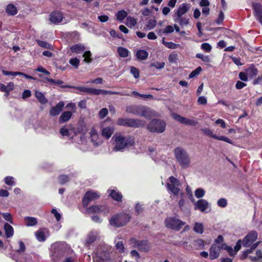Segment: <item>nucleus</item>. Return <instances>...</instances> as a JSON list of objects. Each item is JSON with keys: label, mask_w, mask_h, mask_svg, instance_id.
Here are the masks:
<instances>
[{"label": "nucleus", "mask_w": 262, "mask_h": 262, "mask_svg": "<svg viewBox=\"0 0 262 262\" xmlns=\"http://www.w3.org/2000/svg\"><path fill=\"white\" fill-rule=\"evenodd\" d=\"M114 140L113 151H123L125 148L132 146L135 144V140L133 137L123 136L121 134L115 135L113 136Z\"/></svg>", "instance_id": "1"}, {"label": "nucleus", "mask_w": 262, "mask_h": 262, "mask_svg": "<svg viewBox=\"0 0 262 262\" xmlns=\"http://www.w3.org/2000/svg\"><path fill=\"white\" fill-rule=\"evenodd\" d=\"M176 158L183 168H187L190 166V158L186 151L181 147H177L174 150Z\"/></svg>", "instance_id": "2"}, {"label": "nucleus", "mask_w": 262, "mask_h": 262, "mask_svg": "<svg viewBox=\"0 0 262 262\" xmlns=\"http://www.w3.org/2000/svg\"><path fill=\"white\" fill-rule=\"evenodd\" d=\"M130 214L120 213L113 215L109 220L110 225L115 228H119L126 225L130 220Z\"/></svg>", "instance_id": "3"}, {"label": "nucleus", "mask_w": 262, "mask_h": 262, "mask_svg": "<svg viewBox=\"0 0 262 262\" xmlns=\"http://www.w3.org/2000/svg\"><path fill=\"white\" fill-rule=\"evenodd\" d=\"M126 112L134 115L150 118L152 115L151 110L143 105H130L126 107Z\"/></svg>", "instance_id": "4"}, {"label": "nucleus", "mask_w": 262, "mask_h": 262, "mask_svg": "<svg viewBox=\"0 0 262 262\" xmlns=\"http://www.w3.org/2000/svg\"><path fill=\"white\" fill-rule=\"evenodd\" d=\"M181 183L180 181L173 176L168 178L166 181V189L169 193L174 195H178L181 192L180 187Z\"/></svg>", "instance_id": "5"}, {"label": "nucleus", "mask_w": 262, "mask_h": 262, "mask_svg": "<svg viewBox=\"0 0 262 262\" xmlns=\"http://www.w3.org/2000/svg\"><path fill=\"white\" fill-rule=\"evenodd\" d=\"M117 124L119 125L127 126L132 127H138L144 126L145 122L141 119L119 118Z\"/></svg>", "instance_id": "6"}, {"label": "nucleus", "mask_w": 262, "mask_h": 262, "mask_svg": "<svg viewBox=\"0 0 262 262\" xmlns=\"http://www.w3.org/2000/svg\"><path fill=\"white\" fill-rule=\"evenodd\" d=\"M166 127L165 122L162 120H152L147 126L148 129L152 132L163 133Z\"/></svg>", "instance_id": "7"}, {"label": "nucleus", "mask_w": 262, "mask_h": 262, "mask_svg": "<svg viewBox=\"0 0 262 262\" xmlns=\"http://www.w3.org/2000/svg\"><path fill=\"white\" fill-rule=\"evenodd\" d=\"M165 223L167 228L177 231L180 230L185 224V222L176 217L168 218L165 220Z\"/></svg>", "instance_id": "8"}, {"label": "nucleus", "mask_w": 262, "mask_h": 262, "mask_svg": "<svg viewBox=\"0 0 262 262\" xmlns=\"http://www.w3.org/2000/svg\"><path fill=\"white\" fill-rule=\"evenodd\" d=\"M258 234L255 231H251L242 240V245L245 247L252 246L257 238Z\"/></svg>", "instance_id": "9"}, {"label": "nucleus", "mask_w": 262, "mask_h": 262, "mask_svg": "<svg viewBox=\"0 0 262 262\" xmlns=\"http://www.w3.org/2000/svg\"><path fill=\"white\" fill-rule=\"evenodd\" d=\"M194 209L200 210L202 212H209L211 210V207L207 201L204 199H200L194 203Z\"/></svg>", "instance_id": "10"}, {"label": "nucleus", "mask_w": 262, "mask_h": 262, "mask_svg": "<svg viewBox=\"0 0 262 262\" xmlns=\"http://www.w3.org/2000/svg\"><path fill=\"white\" fill-rule=\"evenodd\" d=\"M100 195L99 193L92 190L87 191L84 195L82 200L83 205L85 207L92 201L98 199Z\"/></svg>", "instance_id": "11"}, {"label": "nucleus", "mask_w": 262, "mask_h": 262, "mask_svg": "<svg viewBox=\"0 0 262 262\" xmlns=\"http://www.w3.org/2000/svg\"><path fill=\"white\" fill-rule=\"evenodd\" d=\"M242 244V241L239 239L236 242L235 246L234 247V248H232V247L228 246L227 244H223L222 248H223L224 250H226L230 256H234L235 255H236L237 252L241 249Z\"/></svg>", "instance_id": "12"}, {"label": "nucleus", "mask_w": 262, "mask_h": 262, "mask_svg": "<svg viewBox=\"0 0 262 262\" xmlns=\"http://www.w3.org/2000/svg\"><path fill=\"white\" fill-rule=\"evenodd\" d=\"M202 131L207 136L211 137L214 139H216L220 141H223L227 143L232 144L233 142L228 138L224 136H217L213 133V132L209 128H203L202 129Z\"/></svg>", "instance_id": "13"}, {"label": "nucleus", "mask_w": 262, "mask_h": 262, "mask_svg": "<svg viewBox=\"0 0 262 262\" xmlns=\"http://www.w3.org/2000/svg\"><path fill=\"white\" fill-rule=\"evenodd\" d=\"M223 244L220 245L212 244L209 249V259L213 260L218 258L220 256V250L223 249L222 248Z\"/></svg>", "instance_id": "14"}, {"label": "nucleus", "mask_w": 262, "mask_h": 262, "mask_svg": "<svg viewBox=\"0 0 262 262\" xmlns=\"http://www.w3.org/2000/svg\"><path fill=\"white\" fill-rule=\"evenodd\" d=\"M190 8V4L183 3L179 6L175 10V15L174 17L183 16Z\"/></svg>", "instance_id": "15"}, {"label": "nucleus", "mask_w": 262, "mask_h": 262, "mask_svg": "<svg viewBox=\"0 0 262 262\" xmlns=\"http://www.w3.org/2000/svg\"><path fill=\"white\" fill-rule=\"evenodd\" d=\"M89 213H100L104 212L107 213L108 212V208L105 205H93L87 209Z\"/></svg>", "instance_id": "16"}, {"label": "nucleus", "mask_w": 262, "mask_h": 262, "mask_svg": "<svg viewBox=\"0 0 262 262\" xmlns=\"http://www.w3.org/2000/svg\"><path fill=\"white\" fill-rule=\"evenodd\" d=\"M91 141L95 146L102 144V140L99 138L98 132L94 128H92L90 132Z\"/></svg>", "instance_id": "17"}, {"label": "nucleus", "mask_w": 262, "mask_h": 262, "mask_svg": "<svg viewBox=\"0 0 262 262\" xmlns=\"http://www.w3.org/2000/svg\"><path fill=\"white\" fill-rule=\"evenodd\" d=\"M63 19V14L60 11H54L50 15L49 20L53 24H58Z\"/></svg>", "instance_id": "18"}, {"label": "nucleus", "mask_w": 262, "mask_h": 262, "mask_svg": "<svg viewBox=\"0 0 262 262\" xmlns=\"http://www.w3.org/2000/svg\"><path fill=\"white\" fill-rule=\"evenodd\" d=\"M102 136L106 139L111 138L114 132V127L113 126H104L103 125L101 127Z\"/></svg>", "instance_id": "19"}, {"label": "nucleus", "mask_w": 262, "mask_h": 262, "mask_svg": "<svg viewBox=\"0 0 262 262\" xmlns=\"http://www.w3.org/2000/svg\"><path fill=\"white\" fill-rule=\"evenodd\" d=\"M37 239L39 242H43L49 235L48 230L46 228H41L35 233Z\"/></svg>", "instance_id": "20"}, {"label": "nucleus", "mask_w": 262, "mask_h": 262, "mask_svg": "<svg viewBox=\"0 0 262 262\" xmlns=\"http://www.w3.org/2000/svg\"><path fill=\"white\" fill-rule=\"evenodd\" d=\"M64 105V102L63 101H60L56 106L52 107L50 111V115L55 116L59 115L62 110Z\"/></svg>", "instance_id": "21"}, {"label": "nucleus", "mask_w": 262, "mask_h": 262, "mask_svg": "<svg viewBox=\"0 0 262 262\" xmlns=\"http://www.w3.org/2000/svg\"><path fill=\"white\" fill-rule=\"evenodd\" d=\"M253 8L254 10L255 15L256 18L262 24V7L260 4L256 3L253 4Z\"/></svg>", "instance_id": "22"}, {"label": "nucleus", "mask_w": 262, "mask_h": 262, "mask_svg": "<svg viewBox=\"0 0 262 262\" xmlns=\"http://www.w3.org/2000/svg\"><path fill=\"white\" fill-rule=\"evenodd\" d=\"M132 243H135V246L138 247L142 251H147L149 250V246L146 241H137L134 239L131 240Z\"/></svg>", "instance_id": "23"}, {"label": "nucleus", "mask_w": 262, "mask_h": 262, "mask_svg": "<svg viewBox=\"0 0 262 262\" xmlns=\"http://www.w3.org/2000/svg\"><path fill=\"white\" fill-rule=\"evenodd\" d=\"M14 83L12 82H8L6 85L0 83V91L6 93V96L9 95V93L14 90Z\"/></svg>", "instance_id": "24"}, {"label": "nucleus", "mask_w": 262, "mask_h": 262, "mask_svg": "<svg viewBox=\"0 0 262 262\" xmlns=\"http://www.w3.org/2000/svg\"><path fill=\"white\" fill-rule=\"evenodd\" d=\"M100 94L102 95H129V94H127L125 92H113L110 91H106L104 90H100V89H96L95 95H98Z\"/></svg>", "instance_id": "25"}, {"label": "nucleus", "mask_w": 262, "mask_h": 262, "mask_svg": "<svg viewBox=\"0 0 262 262\" xmlns=\"http://www.w3.org/2000/svg\"><path fill=\"white\" fill-rule=\"evenodd\" d=\"M98 232L96 231H92L88 234L85 241V246L88 247L89 245L94 242L96 239Z\"/></svg>", "instance_id": "26"}, {"label": "nucleus", "mask_w": 262, "mask_h": 262, "mask_svg": "<svg viewBox=\"0 0 262 262\" xmlns=\"http://www.w3.org/2000/svg\"><path fill=\"white\" fill-rule=\"evenodd\" d=\"M74 88L77 90L79 92L84 93L87 94L95 95L96 89L85 86H76L74 87Z\"/></svg>", "instance_id": "27"}, {"label": "nucleus", "mask_w": 262, "mask_h": 262, "mask_svg": "<svg viewBox=\"0 0 262 262\" xmlns=\"http://www.w3.org/2000/svg\"><path fill=\"white\" fill-rule=\"evenodd\" d=\"M110 196L117 201H121L122 199L121 194L116 189H109L108 190Z\"/></svg>", "instance_id": "28"}, {"label": "nucleus", "mask_w": 262, "mask_h": 262, "mask_svg": "<svg viewBox=\"0 0 262 262\" xmlns=\"http://www.w3.org/2000/svg\"><path fill=\"white\" fill-rule=\"evenodd\" d=\"M174 21L177 22L181 26H187L189 24V19L186 16H180L174 17Z\"/></svg>", "instance_id": "29"}, {"label": "nucleus", "mask_w": 262, "mask_h": 262, "mask_svg": "<svg viewBox=\"0 0 262 262\" xmlns=\"http://www.w3.org/2000/svg\"><path fill=\"white\" fill-rule=\"evenodd\" d=\"M72 113L69 111L63 112L59 118V122L63 123L69 121L72 117Z\"/></svg>", "instance_id": "30"}, {"label": "nucleus", "mask_w": 262, "mask_h": 262, "mask_svg": "<svg viewBox=\"0 0 262 262\" xmlns=\"http://www.w3.org/2000/svg\"><path fill=\"white\" fill-rule=\"evenodd\" d=\"M4 230L6 236L7 238H10L13 235L14 230L12 226L8 223L4 225Z\"/></svg>", "instance_id": "31"}, {"label": "nucleus", "mask_w": 262, "mask_h": 262, "mask_svg": "<svg viewBox=\"0 0 262 262\" xmlns=\"http://www.w3.org/2000/svg\"><path fill=\"white\" fill-rule=\"evenodd\" d=\"M136 56L139 60H145L148 56V52L144 50H139L137 51Z\"/></svg>", "instance_id": "32"}, {"label": "nucleus", "mask_w": 262, "mask_h": 262, "mask_svg": "<svg viewBox=\"0 0 262 262\" xmlns=\"http://www.w3.org/2000/svg\"><path fill=\"white\" fill-rule=\"evenodd\" d=\"M180 194L181 198L178 203L179 206L182 211H184L187 209L186 200L184 199V194L183 192H181Z\"/></svg>", "instance_id": "33"}, {"label": "nucleus", "mask_w": 262, "mask_h": 262, "mask_svg": "<svg viewBox=\"0 0 262 262\" xmlns=\"http://www.w3.org/2000/svg\"><path fill=\"white\" fill-rule=\"evenodd\" d=\"M84 49V46L80 44L75 45L71 47L72 52L76 54H79L83 52Z\"/></svg>", "instance_id": "34"}, {"label": "nucleus", "mask_w": 262, "mask_h": 262, "mask_svg": "<svg viewBox=\"0 0 262 262\" xmlns=\"http://www.w3.org/2000/svg\"><path fill=\"white\" fill-rule=\"evenodd\" d=\"M35 96L38 100V101L41 104H46L48 101L47 99L45 98L43 94H42L39 91H36L35 92Z\"/></svg>", "instance_id": "35"}, {"label": "nucleus", "mask_w": 262, "mask_h": 262, "mask_svg": "<svg viewBox=\"0 0 262 262\" xmlns=\"http://www.w3.org/2000/svg\"><path fill=\"white\" fill-rule=\"evenodd\" d=\"M25 224L27 226H33L37 224L36 218L33 217H26L25 218Z\"/></svg>", "instance_id": "36"}, {"label": "nucleus", "mask_w": 262, "mask_h": 262, "mask_svg": "<svg viewBox=\"0 0 262 262\" xmlns=\"http://www.w3.org/2000/svg\"><path fill=\"white\" fill-rule=\"evenodd\" d=\"M162 43L167 48L171 49H175L180 47L179 44H176L172 42L165 41V38L162 40Z\"/></svg>", "instance_id": "37"}, {"label": "nucleus", "mask_w": 262, "mask_h": 262, "mask_svg": "<svg viewBox=\"0 0 262 262\" xmlns=\"http://www.w3.org/2000/svg\"><path fill=\"white\" fill-rule=\"evenodd\" d=\"M193 230L195 232L199 234H202L204 232V226L200 223H195L194 225Z\"/></svg>", "instance_id": "38"}, {"label": "nucleus", "mask_w": 262, "mask_h": 262, "mask_svg": "<svg viewBox=\"0 0 262 262\" xmlns=\"http://www.w3.org/2000/svg\"><path fill=\"white\" fill-rule=\"evenodd\" d=\"M6 12L9 15H14L17 13V10L14 5L9 4L7 6Z\"/></svg>", "instance_id": "39"}, {"label": "nucleus", "mask_w": 262, "mask_h": 262, "mask_svg": "<svg viewBox=\"0 0 262 262\" xmlns=\"http://www.w3.org/2000/svg\"><path fill=\"white\" fill-rule=\"evenodd\" d=\"M137 20L132 17L129 16L126 18V25L129 28L135 27L137 25Z\"/></svg>", "instance_id": "40"}, {"label": "nucleus", "mask_w": 262, "mask_h": 262, "mask_svg": "<svg viewBox=\"0 0 262 262\" xmlns=\"http://www.w3.org/2000/svg\"><path fill=\"white\" fill-rule=\"evenodd\" d=\"M246 71L248 77L250 78H253L254 77L256 76L258 73L257 70L253 67L248 69Z\"/></svg>", "instance_id": "41"}, {"label": "nucleus", "mask_w": 262, "mask_h": 262, "mask_svg": "<svg viewBox=\"0 0 262 262\" xmlns=\"http://www.w3.org/2000/svg\"><path fill=\"white\" fill-rule=\"evenodd\" d=\"M249 258L252 261H254V262L258 261L260 259L262 258V251L260 250H258L256 252V256H249Z\"/></svg>", "instance_id": "42"}, {"label": "nucleus", "mask_w": 262, "mask_h": 262, "mask_svg": "<svg viewBox=\"0 0 262 262\" xmlns=\"http://www.w3.org/2000/svg\"><path fill=\"white\" fill-rule=\"evenodd\" d=\"M117 51L120 56L122 57H126L128 55L129 52L128 50L123 47L118 48Z\"/></svg>", "instance_id": "43"}, {"label": "nucleus", "mask_w": 262, "mask_h": 262, "mask_svg": "<svg viewBox=\"0 0 262 262\" xmlns=\"http://www.w3.org/2000/svg\"><path fill=\"white\" fill-rule=\"evenodd\" d=\"M168 61L171 63H176L178 60V54L174 52L170 53L168 58Z\"/></svg>", "instance_id": "44"}, {"label": "nucleus", "mask_w": 262, "mask_h": 262, "mask_svg": "<svg viewBox=\"0 0 262 262\" xmlns=\"http://www.w3.org/2000/svg\"><path fill=\"white\" fill-rule=\"evenodd\" d=\"M127 15L125 10H120L116 14L117 19L119 21H122Z\"/></svg>", "instance_id": "45"}, {"label": "nucleus", "mask_w": 262, "mask_h": 262, "mask_svg": "<svg viewBox=\"0 0 262 262\" xmlns=\"http://www.w3.org/2000/svg\"><path fill=\"white\" fill-rule=\"evenodd\" d=\"M116 245V248L119 251V252L121 253L125 252V247L124 246L123 243L122 241L116 242L115 241Z\"/></svg>", "instance_id": "46"}, {"label": "nucleus", "mask_w": 262, "mask_h": 262, "mask_svg": "<svg viewBox=\"0 0 262 262\" xmlns=\"http://www.w3.org/2000/svg\"><path fill=\"white\" fill-rule=\"evenodd\" d=\"M91 56L92 54L90 51L85 52L82 55L84 58L83 61L88 63H90L92 60Z\"/></svg>", "instance_id": "47"}, {"label": "nucleus", "mask_w": 262, "mask_h": 262, "mask_svg": "<svg viewBox=\"0 0 262 262\" xmlns=\"http://www.w3.org/2000/svg\"><path fill=\"white\" fill-rule=\"evenodd\" d=\"M255 249H253V247L251 246V248L250 249H248L246 250L243 252L241 256V259H245L247 258L248 256V255L253 252V250Z\"/></svg>", "instance_id": "48"}, {"label": "nucleus", "mask_w": 262, "mask_h": 262, "mask_svg": "<svg viewBox=\"0 0 262 262\" xmlns=\"http://www.w3.org/2000/svg\"><path fill=\"white\" fill-rule=\"evenodd\" d=\"M6 184L9 186H14L15 185V179L12 177L7 176L4 179Z\"/></svg>", "instance_id": "49"}, {"label": "nucleus", "mask_w": 262, "mask_h": 262, "mask_svg": "<svg viewBox=\"0 0 262 262\" xmlns=\"http://www.w3.org/2000/svg\"><path fill=\"white\" fill-rule=\"evenodd\" d=\"M205 194V191L203 188H198L194 191L195 196L198 199L203 198Z\"/></svg>", "instance_id": "50"}, {"label": "nucleus", "mask_w": 262, "mask_h": 262, "mask_svg": "<svg viewBox=\"0 0 262 262\" xmlns=\"http://www.w3.org/2000/svg\"><path fill=\"white\" fill-rule=\"evenodd\" d=\"M156 20L151 19L148 20L146 26L148 30H152L156 26Z\"/></svg>", "instance_id": "51"}, {"label": "nucleus", "mask_w": 262, "mask_h": 262, "mask_svg": "<svg viewBox=\"0 0 262 262\" xmlns=\"http://www.w3.org/2000/svg\"><path fill=\"white\" fill-rule=\"evenodd\" d=\"M0 214L2 215L3 217L6 221L10 222L11 224H13V218L10 213H0Z\"/></svg>", "instance_id": "52"}, {"label": "nucleus", "mask_w": 262, "mask_h": 262, "mask_svg": "<svg viewBox=\"0 0 262 262\" xmlns=\"http://www.w3.org/2000/svg\"><path fill=\"white\" fill-rule=\"evenodd\" d=\"M2 74L4 75L9 76V75H12V76H17V75H20L23 74V73L19 72H9L5 70H3L2 71Z\"/></svg>", "instance_id": "53"}, {"label": "nucleus", "mask_w": 262, "mask_h": 262, "mask_svg": "<svg viewBox=\"0 0 262 262\" xmlns=\"http://www.w3.org/2000/svg\"><path fill=\"white\" fill-rule=\"evenodd\" d=\"M202 69L200 67H198L195 70L193 71L189 75V78H192L198 75L201 73Z\"/></svg>", "instance_id": "54"}, {"label": "nucleus", "mask_w": 262, "mask_h": 262, "mask_svg": "<svg viewBox=\"0 0 262 262\" xmlns=\"http://www.w3.org/2000/svg\"><path fill=\"white\" fill-rule=\"evenodd\" d=\"M196 57L198 58L202 59L203 61L205 62H209L210 61V58L208 56L204 55L202 54L198 53L196 55Z\"/></svg>", "instance_id": "55"}, {"label": "nucleus", "mask_w": 262, "mask_h": 262, "mask_svg": "<svg viewBox=\"0 0 262 262\" xmlns=\"http://www.w3.org/2000/svg\"><path fill=\"white\" fill-rule=\"evenodd\" d=\"M201 48L206 52H210L212 47L208 43H203L201 45Z\"/></svg>", "instance_id": "56"}, {"label": "nucleus", "mask_w": 262, "mask_h": 262, "mask_svg": "<svg viewBox=\"0 0 262 262\" xmlns=\"http://www.w3.org/2000/svg\"><path fill=\"white\" fill-rule=\"evenodd\" d=\"M217 204L219 207L224 208L227 205V201L224 198L220 199L217 202Z\"/></svg>", "instance_id": "57"}, {"label": "nucleus", "mask_w": 262, "mask_h": 262, "mask_svg": "<svg viewBox=\"0 0 262 262\" xmlns=\"http://www.w3.org/2000/svg\"><path fill=\"white\" fill-rule=\"evenodd\" d=\"M79 62L80 60L76 57L72 58L69 60V63L76 68L78 67Z\"/></svg>", "instance_id": "58"}, {"label": "nucleus", "mask_w": 262, "mask_h": 262, "mask_svg": "<svg viewBox=\"0 0 262 262\" xmlns=\"http://www.w3.org/2000/svg\"><path fill=\"white\" fill-rule=\"evenodd\" d=\"M150 66L155 67L157 69H162L164 68V67L165 66V63L164 62H157L155 63H151L150 64Z\"/></svg>", "instance_id": "59"}, {"label": "nucleus", "mask_w": 262, "mask_h": 262, "mask_svg": "<svg viewBox=\"0 0 262 262\" xmlns=\"http://www.w3.org/2000/svg\"><path fill=\"white\" fill-rule=\"evenodd\" d=\"M174 31V28L172 26L168 25L166 26L163 30V33L164 34H168L172 33Z\"/></svg>", "instance_id": "60"}, {"label": "nucleus", "mask_w": 262, "mask_h": 262, "mask_svg": "<svg viewBox=\"0 0 262 262\" xmlns=\"http://www.w3.org/2000/svg\"><path fill=\"white\" fill-rule=\"evenodd\" d=\"M108 114V110L106 108H102L99 113V116L100 118H104Z\"/></svg>", "instance_id": "61"}, {"label": "nucleus", "mask_w": 262, "mask_h": 262, "mask_svg": "<svg viewBox=\"0 0 262 262\" xmlns=\"http://www.w3.org/2000/svg\"><path fill=\"white\" fill-rule=\"evenodd\" d=\"M130 72L134 75L135 78H138L139 77V70L135 67H132L130 69Z\"/></svg>", "instance_id": "62"}, {"label": "nucleus", "mask_w": 262, "mask_h": 262, "mask_svg": "<svg viewBox=\"0 0 262 262\" xmlns=\"http://www.w3.org/2000/svg\"><path fill=\"white\" fill-rule=\"evenodd\" d=\"M224 19V14L223 11H220L219 16L216 20V23L217 24L220 25V24H222V23L223 22Z\"/></svg>", "instance_id": "63"}, {"label": "nucleus", "mask_w": 262, "mask_h": 262, "mask_svg": "<svg viewBox=\"0 0 262 262\" xmlns=\"http://www.w3.org/2000/svg\"><path fill=\"white\" fill-rule=\"evenodd\" d=\"M224 237L222 235H219L217 237V238L214 240V243L213 244H216V245H220L222 244H224Z\"/></svg>", "instance_id": "64"}]
</instances>
